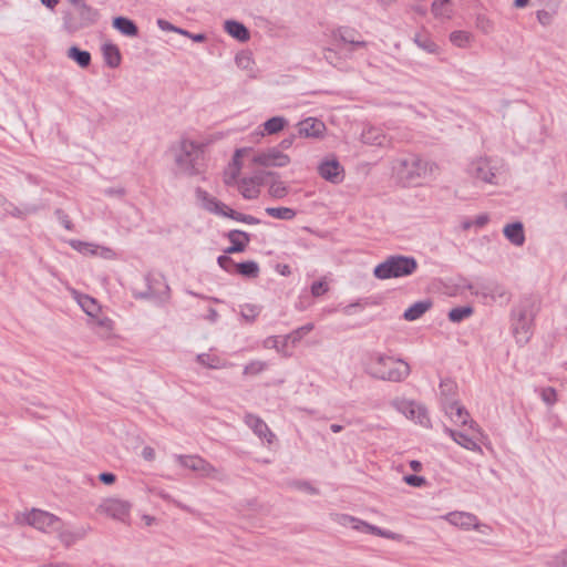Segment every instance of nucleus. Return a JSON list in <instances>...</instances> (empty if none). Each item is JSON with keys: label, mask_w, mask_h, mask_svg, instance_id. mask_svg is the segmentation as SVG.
<instances>
[{"label": "nucleus", "mask_w": 567, "mask_h": 567, "mask_svg": "<svg viewBox=\"0 0 567 567\" xmlns=\"http://www.w3.org/2000/svg\"><path fill=\"white\" fill-rule=\"evenodd\" d=\"M364 371L372 378L390 381L402 382L411 373V368L408 362L402 359L373 352L370 353L364 364Z\"/></svg>", "instance_id": "1"}, {"label": "nucleus", "mask_w": 567, "mask_h": 567, "mask_svg": "<svg viewBox=\"0 0 567 567\" xmlns=\"http://www.w3.org/2000/svg\"><path fill=\"white\" fill-rule=\"evenodd\" d=\"M539 311V301L534 297H527L512 311V330L516 342L520 346L526 344L532 336L534 320Z\"/></svg>", "instance_id": "2"}, {"label": "nucleus", "mask_w": 567, "mask_h": 567, "mask_svg": "<svg viewBox=\"0 0 567 567\" xmlns=\"http://www.w3.org/2000/svg\"><path fill=\"white\" fill-rule=\"evenodd\" d=\"M417 268L414 257L394 255L388 257L383 262L379 264L373 275L375 278L385 280L390 278H399L412 275Z\"/></svg>", "instance_id": "3"}, {"label": "nucleus", "mask_w": 567, "mask_h": 567, "mask_svg": "<svg viewBox=\"0 0 567 567\" xmlns=\"http://www.w3.org/2000/svg\"><path fill=\"white\" fill-rule=\"evenodd\" d=\"M203 145L190 140H182L175 162L184 174L194 176L203 172Z\"/></svg>", "instance_id": "4"}, {"label": "nucleus", "mask_w": 567, "mask_h": 567, "mask_svg": "<svg viewBox=\"0 0 567 567\" xmlns=\"http://www.w3.org/2000/svg\"><path fill=\"white\" fill-rule=\"evenodd\" d=\"M393 169L401 181L411 185L427 173L432 172V165L415 154L395 159Z\"/></svg>", "instance_id": "5"}, {"label": "nucleus", "mask_w": 567, "mask_h": 567, "mask_svg": "<svg viewBox=\"0 0 567 567\" xmlns=\"http://www.w3.org/2000/svg\"><path fill=\"white\" fill-rule=\"evenodd\" d=\"M142 289L137 284L132 288V295L135 299H154L164 301L169 296V287L161 274H147L143 277Z\"/></svg>", "instance_id": "6"}, {"label": "nucleus", "mask_w": 567, "mask_h": 567, "mask_svg": "<svg viewBox=\"0 0 567 567\" xmlns=\"http://www.w3.org/2000/svg\"><path fill=\"white\" fill-rule=\"evenodd\" d=\"M176 462L184 468L197 473L204 478L223 481L224 473L199 455H175Z\"/></svg>", "instance_id": "7"}, {"label": "nucleus", "mask_w": 567, "mask_h": 567, "mask_svg": "<svg viewBox=\"0 0 567 567\" xmlns=\"http://www.w3.org/2000/svg\"><path fill=\"white\" fill-rule=\"evenodd\" d=\"M391 405L408 419L421 424L422 426H430L431 420L427 414V410L415 401L396 398L392 400Z\"/></svg>", "instance_id": "8"}, {"label": "nucleus", "mask_w": 567, "mask_h": 567, "mask_svg": "<svg viewBox=\"0 0 567 567\" xmlns=\"http://www.w3.org/2000/svg\"><path fill=\"white\" fill-rule=\"evenodd\" d=\"M24 522L43 533L60 530V525L62 524L60 517L37 508H33L24 515Z\"/></svg>", "instance_id": "9"}, {"label": "nucleus", "mask_w": 567, "mask_h": 567, "mask_svg": "<svg viewBox=\"0 0 567 567\" xmlns=\"http://www.w3.org/2000/svg\"><path fill=\"white\" fill-rule=\"evenodd\" d=\"M443 409L445 414L453 421L455 424L468 425V429L473 432H476L477 435H481V429L478 424L473 421L470 416L467 410L457 401L446 402L443 401Z\"/></svg>", "instance_id": "10"}, {"label": "nucleus", "mask_w": 567, "mask_h": 567, "mask_svg": "<svg viewBox=\"0 0 567 567\" xmlns=\"http://www.w3.org/2000/svg\"><path fill=\"white\" fill-rule=\"evenodd\" d=\"M318 174L324 181L331 184H340L343 182L346 173L343 166L334 157H326L318 165Z\"/></svg>", "instance_id": "11"}, {"label": "nucleus", "mask_w": 567, "mask_h": 567, "mask_svg": "<svg viewBox=\"0 0 567 567\" xmlns=\"http://www.w3.org/2000/svg\"><path fill=\"white\" fill-rule=\"evenodd\" d=\"M96 511L114 519L124 520L130 514L131 504L120 498H106Z\"/></svg>", "instance_id": "12"}, {"label": "nucleus", "mask_w": 567, "mask_h": 567, "mask_svg": "<svg viewBox=\"0 0 567 567\" xmlns=\"http://www.w3.org/2000/svg\"><path fill=\"white\" fill-rule=\"evenodd\" d=\"M468 173L477 181L496 184V168L491 165L489 159L480 157L473 161L468 166Z\"/></svg>", "instance_id": "13"}, {"label": "nucleus", "mask_w": 567, "mask_h": 567, "mask_svg": "<svg viewBox=\"0 0 567 567\" xmlns=\"http://www.w3.org/2000/svg\"><path fill=\"white\" fill-rule=\"evenodd\" d=\"M252 162L265 167H285L290 163V157L276 147L257 153Z\"/></svg>", "instance_id": "14"}, {"label": "nucleus", "mask_w": 567, "mask_h": 567, "mask_svg": "<svg viewBox=\"0 0 567 567\" xmlns=\"http://www.w3.org/2000/svg\"><path fill=\"white\" fill-rule=\"evenodd\" d=\"M76 11L80 17V21H74L72 18H65L64 20V24L69 31H76L79 29L89 27L96 21V10L89 7L84 2H81L76 6Z\"/></svg>", "instance_id": "15"}, {"label": "nucleus", "mask_w": 567, "mask_h": 567, "mask_svg": "<svg viewBox=\"0 0 567 567\" xmlns=\"http://www.w3.org/2000/svg\"><path fill=\"white\" fill-rule=\"evenodd\" d=\"M332 39L336 42L350 44L352 49L365 48L367 42L361 39V34L358 30L350 27H339L332 31Z\"/></svg>", "instance_id": "16"}, {"label": "nucleus", "mask_w": 567, "mask_h": 567, "mask_svg": "<svg viewBox=\"0 0 567 567\" xmlns=\"http://www.w3.org/2000/svg\"><path fill=\"white\" fill-rule=\"evenodd\" d=\"M297 130L299 136L319 138L323 136L326 125L318 118L308 117L297 124Z\"/></svg>", "instance_id": "17"}, {"label": "nucleus", "mask_w": 567, "mask_h": 567, "mask_svg": "<svg viewBox=\"0 0 567 567\" xmlns=\"http://www.w3.org/2000/svg\"><path fill=\"white\" fill-rule=\"evenodd\" d=\"M444 432L462 447L472 452L482 453V447L477 442V435H475L477 434L476 432L472 431L473 435H468L464 432L456 431L450 427H445Z\"/></svg>", "instance_id": "18"}, {"label": "nucleus", "mask_w": 567, "mask_h": 567, "mask_svg": "<svg viewBox=\"0 0 567 567\" xmlns=\"http://www.w3.org/2000/svg\"><path fill=\"white\" fill-rule=\"evenodd\" d=\"M245 423L258 437L266 440L269 444L274 442L276 437L275 434L271 432L267 423L259 416L248 413L245 415Z\"/></svg>", "instance_id": "19"}, {"label": "nucleus", "mask_w": 567, "mask_h": 567, "mask_svg": "<svg viewBox=\"0 0 567 567\" xmlns=\"http://www.w3.org/2000/svg\"><path fill=\"white\" fill-rule=\"evenodd\" d=\"M446 520L462 529L468 530L471 528H478L481 525L474 514L465 512H452L445 516Z\"/></svg>", "instance_id": "20"}, {"label": "nucleus", "mask_w": 567, "mask_h": 567, "mask_svg": "<svg viewBox=\"0 0 567 567\" xmlns=\"http://www.w3.org/2000/svg\"><path fill=\"white\" fill-rule=\"evenodd\" d=\"M91 530L90 526H80L74 529H64L63 523L60 525V530H55L58 533V538L65 546L70 547L75 544L78 540L85 538V536Z\"/></svg>", "instance_id": "21"}, {"label": "nucleus", "mask_w": 567, "mask_h": 567, "mask_svg": "<svg viewBox=\"0 0 567 567\" xmlns=\"http://www.w3.org/2000/svg\"><path fill=\"white\" fill-rule=\"evenodd\" d=\"M195 196L204 209L220 216V214L225 207L224 203H221L217 198L210 196L205 189H203L200 187H197L195 189Z\"/></svg>", "instance_id": "22"}, {"label": "nucleus", "mask_w": 567, "mask_h": 567, "mask_svg": "<svg viewBox=\"0 0 567 567\" xmlns=\"http://www.w3.org/2000/svg\"><path fill=\"white\" fill-rule=\"evenodd\" d=\"M503 234L514 246L520 247L525 243L524 225L520 221L506 224L503 228Z\"/></svg>", "instance_id": "23"}, {"label": "nucleus", "mask_w": 567, "mask_h": 567, "mask_svg": "<svg viewBox=\"0 0 567 567\" xmlns=\"http://www.w3.org/2000/svg\"><path fill=\"white\" fill-rule=\"evenodd\" d=\"M261 184V178L258 176L243 178L238 183V189L244 198L246 199H255L258 197L260 190L259 186Z\"/></svg>", "instance_id": "24"}, {"label": "nucleus", "mask_w": 567, "mask_h": 567, "mask_svg": "<svg viewBox=\"0 0 567 567\" xmlns=\"http://www.w3.org/2000/svg\"><path fill=\"white\" fill-rule=\"evenodd\" d=\"M433 306L430 299H424L411 305L403 313V318L408 321H414L420 319L426 311Z\"/></svg>", "instance_id": "25"}, {"label": "nucleus", "mask_w": 567, "mask_h": 567, "mask_svg": "<svg viewBox=\"0 0 567 567\" xmlns=\"http://www.w3.org/2000/svg\"><path fill=\"white\" fill-rule=\"evenodd\" d=\"M225 30L233 38L246 42L250 38L249 30L240 22L235 20H228L225 22Z\"/></svg>", "instance_id": "26"}, {"label": "nucleus", "mask_w": 567, "mask_h": 567, "mask_svg": "<svg viewBox=\"0 0 567 567\" xmlns=\"http://www.w3.org/2000/svg\"><path fill=\"white\" fill-rule=\"evenodd\" d=\"M113 27L120 31L122 34L127 37H136L138 34V29L136 24L125 17H116L113 19Z\"/></svg>", "instance_id": "27"}, {"label": "nucleus", "mask_w": 567, "mask_h": 567, "mask_svg": "<svg viewBox=\"0 0 567 567\" xmlns=\"http://www.w3.org/2000/svg\"><path fill=\"white\" fill-rule=\"evenodd\" d=\"M240 155H241V150H237L233 157V163L229 165L228 169L225 172L224 182L226 185H234L239 173H240V162H239Z\"/></svg>", "instance_id": "28"}, {"label": "nucleus", "mask_w": 567, "mask_h": 567, "mask_svg": "<svg viewBox=\"0 0 567 567\" xmlns=\"http://www.w3.org/2000/svg\"><path fill=\"white\" fill-rule=\"evenodd\" d=\"M68 58L75 61L81 68H87L91 63V54L73 45L68 50Z\"/></svg>", "instance_id": "29"}, {"label": "nucleus", "mask_w": 567, "mask_h": 567, "mask_svg": "<svg viewBox=\"0 0 567 567\" xmlns=\"http://www.w3.org/2000/svg\"><path fill=\"white\" fill-rule=\"evenodd\" d=\"M226 236L234 246L240 247L244 251L250 241V235L239 229H233Z\"/></svg>", "instance_id": "30"}, {"label": "nucleus", "mask_w": 567, "mask_h": 567, "mask_svg": "<svg viewBox=\"0 0 567 567\" xmlns=\"http://www.w3.org/2000/svg\"><path fill=\"white\" fill-rule=\"evenodd\" d=\"M103 55L110 68H116L121 63V53L116 45L105 44L103 47Z\"/></svg>", "instance_id": "31"}, {"label": "nucleus", "mask_w": 567, "mask_h": 567, "mask_svg": "<svg viewBox=\"0 0 567 567\" xmlns=\"http://www.w3.org/2000/svg\"><path fill=\"white\" fill-rule=\"evenodd\" d=\"M95 332L102 338H109L112 334L114 322L107 317H102L93 322Z\"/></svg>", "instance_id": "32"}, {"label": "nucleus", "mask_w": 567, "mask_h": 567, "mask_svg": "<svg viewBox=\"0 0 567 567\" xmlns=\"http://www.w3.org/2000/svg\"><path fill=\"white\" fill-rule=\"evenodd\" d=\"M235 271L247 278H257L259 275V266L254 260L244 261L236 265Z\"/></svg>", "instance_id": "33"}, {"label": "nucleus", "mask_w": 567, "mask_h": 567, "mask_svg": "<svg viewBox=\"0 0 567 567\" xmlns=\"http://www.w3.org/2000/svg\"><path fill=\"white\" fill-rule=\"evenodd\" d=\"M360 532L377 535V536H380V537H383L386 539H399L400 538V536L398 534H395L391 530L381 529L380 527L371 525L364 520H363V525H362Z\"/></svg>", "instance_id": "34"}, {"label": "nucleus", "mask_w": 567, "mask_h": 567, "mask_svg": "<svg viewBox=\"0 0 567 567\" xmlns=\"http://www.w3.org/2000/svg\"><path fill=\"white\" fill-rule=\"evenodd\" d=\"M266 213L272 218L282 220H290L296 216V212L289 207H267Z\"/></svg>", "instance_id": "35"}, {"label": "nucleus", "mask_w": 567, "mask_h": 567, "mask_svg": "<svg viewBox=\"0 0 567 567\" xmlns=\"http://www.w3.org/2000/svg\"><path fill=\"white\" fill-rule=\"evenodd\" d=\"M261 312V307L252 303H245L240 306V316L248 322L252 323Z\"/></svg>", "instance_id": "36"}, {"label": "nucleus", "mask_w": 567, "mask_h": 567, "mask_svg": "<svg viewBox=\"0 0 567 567\" xmlns=\"http://www.w3.org/2000/svg\"><path fill=\"white\" fill-rule=\"evenodd\" d=\"M384 135L378 128L370 127L362 133V141L370 145H382L384 143Z\"/></svg>", "instance_id": "37"}, {"label": "nucleus", "mask_w": 567, "mask_h": 567, "mask_svg": "<svg viewBox=\"0 0 567 567\" xmlns=\"http://www.w3.org/2000/svg\"><path fill=\"white\" fill-rule=\"evenodd\" d=\"M432 12L439 18H450L452 13L450 0H434L432 3Z\"/></svg>", "instance_id": "38"}, {"label": "nucleus", "mask_w": 567, "mask_h": 567, "mask_svg": "<svg viewBox=\"0 0 567 567\" xmlns=\"http://www.w3.org/2000/svg\"><path fill=\"white\" fill-rule=\"evenodd\" d=\"M333 519L341 526H349L359 532L363 525V520L347 514H336Z\"/></svg>", "instance_id": "39"}, {"label": "nucleus", "mask_w": 567, "mask_h": 567, "mask_svg": "<svg viewBox=\"0 0 567 567\" xmlns=\"http://www.w3.org/2000/svg\"><path fill=\"white\" fill-rule=\"evenodd\" d=\"M287 125V120L282 116H274L264 123V130L267 134H276L284 130Z\"/></svg>", "instance_id": "40"}, {"label": "nucleus", "mask_w": 567, "mask_h": 567, "mask_svg": "<svg viewBox=\"0 0 567 567\" xmlns=\"http://www.w3.org/2000/svg\"><path fill=\"white\" fill-rule=\"evenodd\" d=\"M312 330H313V323H307L302 327H299L284 338L285 343L290 341L292 344H296Z\"/></svg>", "instance_id": "41"}, {"label": "nucleus", "mask_w": 567, "mask_h": 567, "mask_svg": "<svg viewBox=\"0 0 567 567\" xmlns=\"http://www.w3.org/2000/svg\"><path fill=\"white\" fill-rule=\"evenodd\" d=\"M197 362L209 369H221L226 364L221 363V360L216 355H210L208 353H200L196 358Z\"/></svg>", "instance_id": "42"}, {"label": "nucleus", "mask_w": 567, "mask_h": 567, "mask_svg": "<svg viewBox=\"0 0 567 567\" xmlns=\"http://www.w3.org/2000/svg\"><path fill=\"white\" fill-rule=\"evenodd\" d=\"M414 42L417 44L419 48H421L422 50H424L429 53L437 52L439 47L426 34H422V33L415 34Z\"/></svg>", "instance_id": "43"}, {"label": "nucleus", "mask_w": 567, "mask_h": 567, "mask_svg": "<svg viewBox=\"0 0 567 567\" xmlns=\"http://www.w3.org/2000/svg\"><path fill=\"white\" fill-rule=\"evenodd\" d=\"M472 313L473 309L471 307H457L450 310L449 319L452 322H461L465 318L470 317Z\"/></svg>", "instance_id": "44"}, {"label": "nucleus", "mask_w": 567, "mask_h": 567, "mask_svg": "<svg viewBox=\"0 0 567 567\" xmlns=\"http://www.w3.org/2000/svg\"><path fill=\"white\" fill-rule=\"evenodd\" d=\"M79 303L81 308L91 317H93L99 311V305L90 296H83L79 300Z\"/></svg>", "instance_id": "45"}, {"label": "nucleus", "mask_w": 567, "mask_h": 567, "mask_svg": "<svg viewBox=\"0 0 567 567\" xmlns=\"http://www.w3.org/2000/svg\"><path fill=\"white\" fill-rule=\"evenodd\" d=\"M269 194L275 198H282L288 194V187L281 181H274L269 186Z\"/></svg>", "instance_id": "46"}, {"label": "nucleus", "mask_w": 567, "mask_h": 567, "mask_svg": "<svg viewBox=\"0 0 567 567\" xmlns=\"http://www.w3.org/2000/svg\"><path fill=\"white\" fill-rule=\"evenodd\" d=\"M70 246L78 250L79 252H82V254H92L94 255L96 252L95 250V246L93 244H90V243H86V241H81V240H76V239H73L70 241Z\"/></svg>", "instance_id": "47"}, {"label": "nucleus", "mask_w": 567, "mask_h": 567, "mask_svg": "<svg viewBox=\"0 0 567 567\" xmlns=\"http://www.w3.org/2000/svg\"><path fill=\"white\" fill-rule=\"evenodd\" d=\"M267 368V363L264 362V361H251L250 363H248L245 369H244V374L245 375H257L259 374L260 372H262L264 370H266Z\"/></svg>", "instance_id": "48"}, {"label": "nucleus", "mask_w": 567, "mask_h": 567, "mask_svg": "<svg viewBox=\"0 0 567 567\" xmlns=\"http://www.w3.org/2000/svg\"><path fill=\"white\" fill-rule=\"evenodd\" d=\"M217 262L220 268H223L225 271L233 274L236 269V262L227 255H221L217 258Z\"/></svg>", "instance_id": "49"}, {"label": "nucleus", "mask_w": 567, "mask_h": 567, "mask_svg": "<svg viewBox=\"0 0 567 567\" xmlns=\"http://www.w3.org/2000/svg\"><path fill=\"white\" fill-rule=\"evenodd\" d=\"M450 40L457 47H464L468 42L470 35L465 31H454L451 33Z\"/></svg>", "instance_id": "50"}, {"label": "nucleus", "mask_w": 567, "mask_h": 567, "mask_svg": "<svg viewBox=\"0 0 567 567\" xmlns=\"http://www.w3.org/2000/svg\"><path fill=\"white\" fill-rule=\"evenodd\" d=\"M455 389H456V385H455V383H454L453 381H451V380H443V381H441V383H440L441 394H442L443 396H445V400H444V401H446V402H449V401H447V398L454 393Z\"/></svg>", "instance_id": "51"}, {"label": "nucleus", "mask_w": 567, "mask_h": 567, "mask_svg": "<svg viewBox=\"0 0 567 567\" xmlns=\"http://www.w3.org/2000/svg\"><path fill=\"white\" fill-rule=\"evenodd\" d=\"M328 284L323 280L315 281L311 285V293L313 297H319L328 291Z\"/></svg>", "instance_id": "52"}, {"label": "nucleus", "mask_w": 567, "mask_h": 567, "mask_svg": "<svg viewBox=\"0 0 567 567\" xmlns=\"http://www.w3.org/2000/svg\"><path fill=\"white\" fill-rule=\"evenodd\" d=\"M155 494H156L158 497H161L162 499H164V501H166V502H171V503H173L175 506H177V507H179V508H182V509H184V511H189V508H188L186 505H184V504H182L181 502H178V501L174 499V498H173L168 493H166V492H165V491H163V489H156V491H155Z\"/></svg>", "instance_id": "53"}, {"label": "nucleus", "mask_w": 567, "mask_h": 567, "mask_svg": "<svg viewBox=\"0 0 567 567\" xmlns=\"http://www.w3.org/2000/svg\"><path fill=\"white\" fill-rule=\"evenodd\" d=\"M542 399L547 404L551 405L557 401V393L554 388H545L542 390Z\"/></svg>", "instance_id": "54"}, {"label": "nucleus", "mask_w": 567, "mask_h": 567, "mask_svg": "<svg viewBox=\"0 0 567 567\" xmlns=\"http://www.w3.org/2000/svg\"><path fill=\"white\" fill-rule=\"evenodd\" d=\"M55 216L59 219V221L64 226L65 229H68V230L73 229V223L71 221L69 215L65 214L62 209H56Z\"/></svg>", "instance_id": "55"}, {"label": "nucleus", "mask_w": 567, "mask_h": 567, "mask_svg": "<svg viewBox=\"0 0 567 567\" xmlns=\"http://www.w3.org/2000/svg\"><path fill=\"white\" fill-rule=\"evenodd\" d=\"M220 216H225V217L231 218L236 221L243 223V218L245 217V214L236 212V210L229 208L227 205H225Z\"/></svg>", "instance_id": "56"}, {"label": "nucleus", "mask_w": 567, "mask_h": 567, "mask_svg": "<svg viewBox=\"0 0 567 567\" xmlns=\"http://www.w3.org/2000/svg\"><path fill=\"white\" fill-rule=\"evenodd\" d=\"M537 20L542 25H549L553 21V13L546 11V10H538L537 11Z\"/></svg>", "instance_id": "57"}, {"label": "nucleus", "mask_w": 567, "mask_h": 567, "mask_svg": "<svg viewBox=\"0 0 567 567\" xmlns=\"http://www.w3.org/2000/svg\"><path fill=\"white\" fill-rule=\"evenodd\" d=\"M403 480L408 485L415 486V487H419L425 483V478L422 476H417V475H406V476H404Z\"/></svg>", "instance_id": "58"}, {"label": "nucleus", "mask_w": 567, "mask_h": 567, "mask_svg": "<svg viewBox=\"0 0 567 567\" xmlns=\"http://www.w3.org/2000/svg\"><path fill=\"white\" fill-rule=\"evenodd\" d=\"M99 480L106 485H111L116 481V476L113 473L104 472L99 475Z\"/></svg>", "instance_id": "59"}, {"label": "nucleus", "mask_w": 567, "mask_h": 567, "mask_svg": "<svg viewBox=\"0 0 567 567\" xmlns=\"http://www.w3.org/2000/svg\"><path fill=\"white\" fill-rule=\"evenodd\" d=\"M157 25L163 30V31H174L176 30V27L173 25L171 22L166 21V20H163V19H158L157 20Z\"/></svg>", "instance_id": "60"}, {"label": "nucleus", "mask_w": 567, "mask_h": 567, "mask_svg": "<svg viewBox=\"0 0 567 567\" xmlns=\"http://www.w3.org/2000/svg\"><path fill=\"white\" fill-rule=\"evenodd\" d=\"M142 456L146 460V461H153L155 458V451L153 447L151 446H145L142 451Z\"/></svg>", "instance_id": "61"}, {"label": "nucleus", "mask_w": 567, "mask_h": 567, "mask_svg": "<svg viewBox=\"0 0 567 567\" xmlns=\"http://www.w3.org/2000/svg\"><path fill=\"white\" fill-rule=\"evenodd\" d=\"M478 27L485 32L488 33L492 30V23L489 20L485 18L478 19Z\"/></svg>", "instance_id": "62"}, {"label": "nucleus", "mask_w": 567, "mask_h": 567, "mask_svg": "<svg viewBox=\"0 0 567 567\" xmlns=\"http://www.w3.org/2000/svg\"><path fill=\"white\" fill-rule=\"evenodd\" d=\"M299 487L310 494H318V489L311 486L308 482H302L299 484Z\"/></svg>", "instance_id": "63"}, {"label": "nucleus", "mask_w": 567, "mask_h": 567, "mask_svg": "<svg viewBox=\"0 0 567 567\" xmlns=\"http://www.w3.org/2000/svg\"><path fill=\"white\" fill-rule=\"evenodd\" d=\"M249 58L247 55H237L236 62L239 66L247 68L249 64Z\"/></svg>", "instance_id": "64"}]
</instances>
